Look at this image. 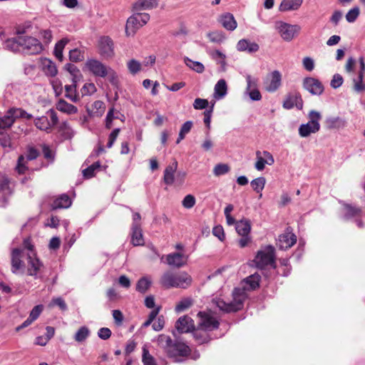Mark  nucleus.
<instances>
[{
  "label": "nucleus",
  "instance_id": "22",
  "mask_svg": "<svg viewBox=\"0 0 365 365\" xmlns=\"http://www.w3.org/2000/svg\"><path fill=\"white\" fill-rule=\"evenodd\" d=\"M158 6V0H136L132 6L133 12H140L144 10H151Z\"/></svg>",
  "mask_w": 365,
  "mask_h": 365
},
{
  "label": "nucleus",
  "instance_id": "46",
  "mask_svg": "<svg viewBox=\"0 0 365 365\" xmlns=\"http://www.w3.org/2000/svg\"><path fill=\"white\" fill-rule=\"evenodd\" d=\"M150 285L151 281L148 277H142L137 282L136 290L140 293H145L150 288Z\"/></svg>",
  "mask_w": 365,
  "mask_h": 365
},
{
  "label": "nucleus",
  "instance_id": "6",
  "mask_svg": "<svg viewBox=\"0 0 365 365\" xmlns=\"http://www.w3.org/2000/svg\"><path fill=\"white\" fill-rule=\"evenodd\" d=\"M253 263L258 269H263L270 265L275 268L274 248L272 245H267L259 250L253 260Z\"/></svg>",
  "mask_w": 365,
  "mask_h": 365
},
{
  "label": "nucleus",
  "instance_id": "37",
  "mask_svg": "<svg viewBox=\"0 0 365 365\" xmlns=\"http://www.w3.org/2000/svg\"><path fill=\"white\" fill-rule=\"evenodd\" d=\"M361 209L359 207L353 206L349 204L344 205V215L345 219H351L352 217L360 216Z\"/></svg>",
  "mask_w": 365,
  "mask_h": 365
},
{
  "label": "nucleus",
  "instance_id": "43",
  "mask_svg": "<svg viewBox=\"0 0 365 365\" xmlns=\"http://www.w3.org/2000/svg\"><path fill=\"white\" fill-rule=\"evenodd\" d=\"M193 300L190 297L182 299L175 306V311L177 313L182 312L192 306Z\"/></svg>",
  "mask_w": 365,
  "mask_h": 365
},
{
  "label": "nucleus",
  "instance_id": "2",
  "mask_svg": "<svg viewBox=\"0 0 365 365\" xmlns=\"http://www.w3.org/2000/svg\"><path fill=\"white\" fill-rule=\"evenodd\" d=\"M158 344L163 349L168 356L174 359L175 361H181L179 357L185 356L190 353V348L184 343L173 342L169 336L160 334L158 336Z\"/></svg>",
  "mask_w": 365,
  "mask_h": 365
},
{
  "label": "nucleus",
  "instance_id": "4",
  "mask_svg": "<svg viewBox=\"0 0 365 365\" xmlns=\"http://www.w3.org/2000/svg\"><path fill=\"white\" fill-rule=\"evenodd\" d=\"M24 249L28 251L27 260L29 275L38 277V272L43 267L42 262L36 257V252L34 250V245L31 244L30 239L26 238L24 240Z\"/></svg>",
  "mask_w": 365,
  "mask_h": 365
},
{
  "label": "nucleus",
  "instance_id": "35",
  "mask_svg": "<svg viewBox=\"0 0 365 365\" xmlns=\"http://www.w3.org/2000/svg\"><path fill=\"white\" fill-rule=\"evenodd\" d=\"M56 109L68 115L75 114L78 112L76 106L68 103L63 99L59 100L56 103Z\"/></svg>",
  "mask_w": 365,
  "mask_h": 365
},
{
  "label": "nucleus",
  "instance_id": "44",
  "mask_svg": "<svg viewBox=\"0 0 365 365\" xmlns=\"http://www.w3.org/2000/svg\"><path fill=\"white\" fill-rule=\"evenodd\" d=\"M34 123L36 128L41 130L48 131L51 128L48 116L43 115L36 118Z\"/></svg>",
  "mask_w": 365,
  "mask_h": 365
},
{
  "label": "nucleus",
  "instance_id": "11",
  "mask_svg": "<svg viewBox=\"0 0 365 365\" xmlns=\"http://www.w3.org/2000/svg\"><path fill=\"white\" fill-rule=\"evenodd\" d=\"M197 316L199 317V328L207 331H212L218 328L219 322L210 313L200 312Z\"/></svg>",
  "mask_w": 365,
  "mask_h": 365
},
{
  "label": "nucleus",
  "instance_id": "16",
  "mask_svg": "<svg viewBox=\"0 0 365 365\" xmlns=\"http://www.w3.org/2000/svg\"><path fill=\"white\" fill-rule=\"evenodd\" d=\"M296 242L297 236L288 227L283 234L279 236L277 245L279 249L286 250L292 247Z\"/></svg>",
  "mask_w": 365,
  "mask_h": 365
},
{
  "label": "nucleus",
  "instance_id": "61",
  "mask_svg": "<svg viewBox=\"0 0 365 365\" xmlns=\"http://www.w3.org/2000/svg\"><path fill=\"white\" fill-rule=\"evenodd\" d=\"M195 197L192 195H187L182 201V206L186 209H190L195 205Z\"/></svg>",
  "mask_w": 365,
  "mask_h": 365
},
{
  "label": "nucleus",
  "instance_id": "30",
  "mask_svg": "<svg viewBox=\"0 0 365 365\" xmlns=\"http://www.w3.org/2000/svg\"><path fill=\"white\" fill-rule=\"evenodd\" d=\"M326 126L328 129H340L343 128L346 125L345 119L336 116V117H328L325 120Z\"/></svg>",
  "mask_w": 365,
  "mask_h": 365
},
{
  "label": "nucleus",
  "instance_id": "49",
  "mask_svg": "<svg viewBox=\"0 0 365 365\" xmlns=\"http://www.w3.org/2000/svg\"><path fill=\"white\" fill-rule=\"evenodd\" d=\"M266 180L264 177H259L252 180L250 182L252 187L256 192H261L265 185Z\"/></svg>",
  "mask_w": 365,
  "mask_h": 365
},
{
  "label": "nucleus",
  "instance_id": "29",
  "mask_svg": "<svg viewBox=\"0 0 365 365\" xmlns=\"http://www.w3.org/2000/svg\"><path fill=\"white\" fill-rule=\"evenodd\" d=\"M303 0H282L279 10L282 12L289 11H296L302 4Z\"/></svg>",
  "mask_w": 365,
  "mask_h": 365
},
{
  "label": "nucleus",
  "instance_id": "18",
  "mask_svg": "<svg viewBox=\"0 0 365 365\" xmlns=\"http://www.w3.org/2000/svg\"><path fill=\"white\" fill-rule=\"evenodd\" d=\"M282 106L287 110L292 109L294 106L299 110H302L303 108V101L301 95L297 92L289 93L284 100Z\"/></svg>",
  "mask_w": 365,
  "mask_h": 365
},
{
  "label": "nucleus",
  "instance_id": "40",
  "mask_svg": "<svg viewBox=\"0 0 365 365\" xmlns=\"http://www.w3.org/2000/svg\"><path fill=\"white\" fill-rule=\"evenodd\" d=\"M184 63L187 67L198 73H202L205 71V66L202 63L192 61L188 57L184 58Z\"/></svg>",
  "mask_w": 365,
  "mask_h": 365
},
{
  "label": "nucleus",
  "instance_id": "10",
  "mask_svg": "<svg viewBox=\"0 0 365 365\" xmlns=\"http://www.w3.org/2000/svg\"><path fill=\"white\" fill-rule=\"evenodd\" d=\"M86 68L95 76L106 77L110 71H113L110 68L107 67L102 62L97 59H88L85 64Z\"/></svg>",
  "mask_w": 365,
  "mask_h": 365
},
{
  "label": "nucleus",
  "instance_id": "12",
  "mask_svg": "<svg viewBox=\"0 0 365 365\" xmlns=\"http://www.w3.org/2000/svg\"><path fill=\"white\" fill-rule=\"evenodd\" d=\"M302 86L313 96H320L323 93L324 88L322 83L314 77H306L303 79Z\"/></svg>",
  "mask_w": 365,
  "mask_h": 365
},
{
  "label": "nucleus",
  "instance_id": "15",
  "mask_svg": "<svg viewBox=\"0 0 365 365\" xmlns=\"http://www.w3.org/2000/svg\"><path fill=\"white\" fill-rule=\"evenodd\" d=\"M256 160L255 168L258 171H262L266 164L272 165L274 163L273 155L267 150H264L263 152L257 150L256 152Z\"/></svg>",
  "mask_w": 365,
  "mask_h": 365
},
{
  "label": "nucleus",
  "instance_id": "56",
  "mask_svg": "<svg viewBox=\"0 0 365 365\" xmlns=\"http://www.w3.org/2000/svg\"><path fill=\"white\" fill-rule=\"evenodd\" d=\"M69 58L71 61L79 62L84 59L83 51L78 48H74L69 52Z\"/></svg>",
  "mask_w": 365,
  "mask_h": 365
},
{
  "label": "nucleus",
  "instance_id": "42",
  "mask_svg": "<svg viewBox=\"0 0 365 365\" xmlns=\"http://www.w3.org/2000/svg\"><path fill=\"white\" fill-rule=\"evenodd\" d=\"M193 123L192 121L188 120L182 124L179 132L178 138L176 140V143L178 144L182 140L185 135L189 133L192 128Z\"/></svg>",
  "mask_w": 365,
  "mask_h": 365
},
{
  "label": "nucleus",
  "instance_id": "59",
  "mask_svg": "<svg viewBox=\"0 0 365 365\" xmlns=\"http://www.w3.org/2000/svg\"><path fill=\"white\" fill-rule=\"evenodd\" d=\"M96 91V87L93 83H85L82 87L81 92L82 96L92 95Z\"/></svg>",
  "mask_w": 365,
  "mask_h": 365
},
{
  "label": "nucleus",
  "instance_id": "54",
  "mask_svg": "<svg viewBox=\"0 0 365 365\" xmlns=\"http://www.w3.org/2000/svg\"><path fill=\"white\" fill-rule=\"evenodd\" d=\"M142 361L143 365H157L155 358L145 347L143 348Z\"/></svg>",
  "mask_w": 365,
  "mask_h": 365
},
{
  "label": "nucleus",
  "instance_id": "57",
  "mask_svg": "<svg viewBox=\"0 0 365 365\" xmlns=\"http://www.w3.org/2000/svg\"><path fill=\"white\" fill-rule=\"evenodd\" d=\"M359 14H360L359 8L358 6H355V7L352 8L351 9H350L346 13V14L345 16L346 20L349 23H353L356 20V19L359 16Z\"/></svg>",
  "mask_w": 365,
  "mask_h": 365
},
{
  "label": "nucleus",
  "instance_id": "62",
  "mask_svg": "<svg viewBox=\"0 0 365 365\" xmlns=\"http://www.w3.org/2000/svg\"><path fill=\"white\" fill-rule=\"evenodd\" d=\"M0 145L4 148H11V138L9 135L4 132H0Z\"/></svg>",
  "mask_w": 365,
  "mask_h": 365
},
{
  "label": "nucleus",
  "instance_id": "45",
  "mask_svg": "<svg viewBox=\"0 0 365 365\" xmlns=\"http://www.w3.org/2000/svg\"><path fill=\"white\" fill-rule=\"evenodd\" d=\"M90 335V330L86 326L80 327L74 335V339L78 342L84 341Z\"/></svg>",
  "mask_w": 365,
  "mask_h": 365
},
{
  "label": "nucleus",
  "instance_id": "5",
  "mask_svg": "<svg viewBox=\"0 0 365 365\" xmlns=\"http://www.w3.org/2000/svg\"><path fill=\"white\" fill-rule=\"evenodd\" d=\"M178 168V162L174 160L169 165H168L163 175L164 182L168 185H175L181 186L185 181L186 173L184 171H178L176 173Z\"/></svg>",
  "mask_w": 365,
  "mask_h": 365
},
{
  "label": "nucleus",
  "instance_id": "33",
  "mask_svg": "<svg viewBox=\"0 0 365 365\" xmlns=\"http://www.w3.org/2000/svg\"><path fill=\"white\" fill-rule=\"evenodd\" d=\"M131 243L134 246L144 245V239L140 227L132 226L131 227Z\"/></svg>",
  "mask_w": 365,
  "mask_h": 365
},
{
  "label": "nucleus",
  "instance_id": "9",
  "mask_svg": "<svg viewBox=\"0 0 365 365\" xmlns=\"http://www.w3.org/2000/svg\"><path fill=\"white\" fill-rule=\"evenodd\" d=\"M276 29L282 39L286 41H291L301 29L298 25H292L283 21L277 22Z\"/></svg>",
  "mask_w": 365,
  "mask_h": 365
},
{
  "label": "nucleus",
  "instance_id": "20",
  "mask_svg": "<svg viewBox=\"0 0 365 365\" xmlns=\"http://www.w3.org/2000/svg\"><path fill=\"white\" fill-rule=\"evenodd\" d=\"M175 328L179 333H188L194 329V322L188 316L181 317L176 322Z\"/></svg>",
  "mask_w": 365,
  "mask_h": 365
},
{
  "label": "nucleus",
  "instance_id": "53",
  "mask_svg": "<svg viewBox=\"0 0 365 365\" xmlns=\"http://www.w3.org/2000/svg\"><path fill=\"white\" fill-rule=\"evenodd\" d=\"M39 36L43 41V46H47L53 39L52 31L50 29H44L39 32Z\"/></svg>",
  "mask_w": 365,
  "mask_h": 365
},
{
  "label": "nucleus",
  "instance_id": "26",
  "mask_svg": "<svg viewBox=\"0 0 365 365\" xmlns=\"http://www.w3.org/2000/svg\"><path fill=\"white\" fill-rule=\"evenodd\" d=\"M236 48L238 51H247L251 53L257 52L259 46L255 42H251L247 39L243 38L237 42Z\"/></svg>",
  "mask_w": 365,
  "mask_h": 365
},
{
  "label": "nucleus",
  "instance_id": "14",
  "mask_svg": "<svg viewBox=\"0 0 365 365\" xmlns=\"http://www.w3.org/2000/svg\"><path fill=\"white\" fill-rule=\"evenodd\" d=\"M98 50L100 54L106 58L114 56V45L112 39L108 36H102L98 41Z\"/></svg>",
  "mask_w": 365,
  "mask_h": 365
},
{
  "label": "nucleus",
  "instance_id": "17",
  "mask_svg": "<svg viewBox=\"0 0 365 365\" xmlns=\"http://www.w3.org/2000/svg\"><path fill=\"white\" fill-rule=\"evenodd\" d=\"M38 153L36 149L33 148H29L26 157L24 155L19 156L16 167V171L19 174L25 173L26 170L28 169L26 166L27 162L29 160H33L36 159L38 157Z\"/></svg>",
  "mask_w": 365,
  "mask_h": 365
},
{
  "label": "nucleus",
  "instance_id": "55",
  "mask_svg": "<svg viewBox=\"0 0 365 365\" xmlns=\"http://www.w3.org/2000/svg\"><path fill=\"white\" fill-rule=\"evenodd\" d=\"M364 74L359 73L356 78H353L354 88L357 92L365 90V84L363 83Z\"/></svg>",
  "mask_w": 365,
  "mask_h": 365
},
{
  "label": "nucleus",
  "instance_id": "23",
  "mask_svg": "<svg viewBox=\"0 0 365 365\" xmlns=\"http://www.w3.org/2000/svg\"><path fill=\"white\" fill-rule=\"evenodd\" d=\"M40 68L44 74L49 77H54L58 73L56 63L47 58L40 59Z\"/></svg>",
  "mask_w": 365,
  "mask_h": 365
},
{
  "label": "nucleus",
  "instance_id": "36",
  "mask_svg": "<svg viewBox=\"0 0 365 365\" xmlns=\"http://www.w3.org/2000/svg\"><path fill=\"white\" fill-rule=\"evenodd\" d=\"M235 229L240 235H250L251 224L249 220L242 219L236 222Z\"/></svg>",
  "mask_w": 365,
  "mask_h": 365
},
{
  "label": "nucleus",
  "instance_id": "31",
  "mask_svg": "<svg viewBox=\"0 0 365 365\" xmlns=\"http://www.w3.org/2000/svg\"><path fill=\"white\" fill-rule=\"evenodd\" d=\"M73 83L71 85H66L65 86L66 94L65 96L73 103L80 101V97L77 93V80L72 79Z\"/></svg>",
  "mask_w": 365,
  "mask_h": 365
},
{
  "label": "nucleus",
  "instance_id": "50",
  "mask_svg": "<svg viewBox=\"0 0 365 365\" xmlns=\"http://www.w3.org/2000/svg\"><path fill=\"white\" fill-rule=\"evenodd\" d=\"M207 38L211 42L220 43L225 39V36L222 31H215L209 32L207 34Z\"/></svg>",
  "mask_w": 365,
  "mask_h": 365
},
{
  "label": "nucleus",
  "instance_id": "1",
  "mask_svg": "<svg viewBox=\"0 0 365 365\" xmlns=\"http://www.w3.org/2000/svg\"><path fill=\"white\" fill-rule=\"evenodd\" d=\"M260 275L255 273L242 281V287H237L232 292V300H225L222 297L212 299L213 303L225 312H235L242 309L244 302L247 297V290H254L259 287Z\"/></svg>",
  "mask_w": 365,
  "mask_h": 365
},
{
  "label": "nucleus",
  "instance_id": "8",
  "mask_svg": "<svg viewBox=\"0 0 365 365\" xmlns=\"http://www.w3.org/2000/svg\"><path fill=\"white\" fill-rule=\"evenodd\" d=\"M21 51L27 55L40 54L43 50V43L36 38L22 36Z\"/></svg>",
  "mask_w": 365,
  "mask_h": 365
},
{
  "label": "nucleus",
  "instance_id": "3",
  "mask_svg": "<svg viewBox=\"0 0 365 365\" xmlns=\"http://www.w3.org/2000/svg\"><path fill=\"white\" fill-rule=\"evenodd\" d=\"M192 282L191 276L186 272H165L160 277V284L166 288H181L187 289Z\"/></svg>",
  "mask_w": 365,
  "mask_h": 365
},
{
  "label": "nucleus",
  "instance_id": "39",
  "mask_svg": "<svg viewBox=\"0 0 365 365\" xmlns=\"http://www.w3.org/2000/svg\"><path fill=\"white\" fill-rule=\"evenodd\" d=\"M69 42V39L67 38H63L58 41L54 47V55L59 61H62L63 56V51L65 48L66 45Z\"/></svg>",
  "mask_w": 365,
  "mask_h": 365
},
{
  "label": "nucleus",
  "instance_id": "13",
  "mask_svg": "<svg viewBox=\"0 0 365 365\" xmlns=\"http://www.w3.org/2000/svg\"><path fill=\"white\" fill-rule=\"evenodd\" d=\"M24 250L19 248L13 249L11 251V272L14 274H24V262L21 258L23 257Z\"/></svg>",
  "mask_w": 365,
  "mask_h": 365
},
{
  "label": "nucleus",
  "instance_id": "47",
  "mask_svg": "<svg viewBox=\"0 0 365 365\" xmlns=\"http://www.w3.org/2000/svg\"><path fill=\"white\" fill-rule=\"evenodd\" d=\"M100 168L101 163L99 161L93 163L91 165L83 170L84 178L87 179L91 178L95 175L96 172L100 170Z\"/></svg>",
  "mask_w": 365,
  "mask_h": 365
},
{
  "label": "nucleus",
  "instance_id": "51",
  "mask_svg": "<svg viewBox=\"0 0 365 365\" xmlns=\"http://www.w3.org/2000/svg\"><path fill=\"white\" fill-rule=\"evenodd\" d=\"M127 67L131 74L135 75L142 69V64L135 59H130L127 63Z\"/></svg>",
  "mask_w": 365,
  "mask_h": 365
},
{
  "label": "nucleus",
  "instance_id": "28",
  "mask_svg": "<svg viewBox=\"0 0 365 365\" xmlns=\"http://www.w3.org/2000/svg\"><path fill=\"white\" fill-rule=\"evenodd\" d=\"M21 40L22 36L8 38L4 42V46L7 50L12 52H20L21 51Z\"/></svg>",
  "mask_w": 365,
  "mask_h": 365
},
{
  "label": "nucleus",
  "instance_id": "41",
  "mask_svg": "<svg viewBox=\"0 0 365 365\" xmlns=\"http://www.w3.org/2000/svg\"><path fill=\"white\" fill-rule=\"evenodd\" d=\"M59 132L64 140H69L74 135V131L67 122H63L61 124Z\"/></svg>",
  "mask_w": 365,
  "mask_h": 365
},
{
  "label": "nucleus",
  "instance_id": "63",
  "mask_svg": "<svg viewBox=\"0 0 365 365\" xmlns=\"http://www.w3.org/2000/svg\"><path fill=\"white\" fill-rule=\"evenodd\" d=\"M343 82V77L340 74L336 73L332 77V79L330 82V86L331 88L336 89L342 85Z\"/></svg>",
  "mask_w": 365,
  "mask_h": 365
},
{
  "label": "nucleus",
  "instance_id": "52",
  "mask_svg": "<svg viewBox=\"0 0 365 365\" xmlns=\"http://www.w3.org/2000/svg\"><path fill=\"white\" fill-rule=\"evenodd\" d=\"M247 87L245 92H250L258 89V78L252 77L250 75L246 76Z\"/></svg>",
  "mask_w": 365,
  "mask_h": 365
},
{
  "label": "nucleus",
  "instance_id": "38",
  "mask_svg": "<svg viewBox=\"0 0 365 365\" xmlns=\"http://www.w3.org/2000/svg\"><path fill=\"white\" fill-rule=\"evenodd\" d=\"M12 108L9 109L6 114L0 118V128L5 129L11 127L16 118L14 117V114L13 113Z\"/></svg>",
  "mask_w": 365,
  "mask_h": 365
},
{
  "label": "nucleus",
  "instance_id": "27",
  "mask_svg": "<svg viewBox=\"0 0 365 365\" xmlns=\"http://www.w3.org/2000/svg\"><path fill=\"white\" fill-rule=\"evenodd\" d=\"M11 194V189L9 187V181L7 179H4L0 182V207L5 206Z\"/></svg>",
  "mask_w": 365,
  "mask_h": 365
},
{
  "label": "nucleus",
  "instance_id": "7",
  "mask_svg": "<svg viewBox=\"0 0 365 365\" xmlns=\"http://www.w3.org/2000/svg\"><path fill=\"white\" fill-rule=\"evenodd\" d=\"M309 121L302 124L299 127V135L302 138H307L312 133H316L320 130L319 120L322 115L316 110H311L309 114Z\"/></svg>",
  "mask_w": 365,
  "mask_h": 365
},
{
  "label": "nucleus",
  "instance_id": "19",
  "mask_svg": "<svg viewBox=\"0 0 365 365\" xmlns=\"http://www.w3.org/2000/svg\"><path fill=\"white\" fill-rule=\"evenodd\" d=\"M188 257L179 252L170 253L166 256V262L170 267H182L187 264Z\"/></svg>",
  "mask_w": 365,
  "mask_h": 365
},
{
  "label": "nucleus",
  "instance_id": "24",
  "mask_svg": "<svg viewBox=\"0 0 365 365\" xmlns=\"http://www.w3.org/2000/svg\"><path fill=\"white\" fill-rule=\"evenodd\" d=\"M219 22L227 31H232L237 26V23L234 16L230 13H225L220 16Z\"/></svg>",
  "mask_w": 365,
  "mask_h": 365
},
{
  "label": "nucleus",
  "instance_id": "34",
  "mask_svg": "<svg viewBox=\"0 0 365 365\" xmlns=\"http://www.w3.org/2000/svg\"><path fill=\"white\" fill-rule=\"evenodd\" d=\"M71 205V200L66 194H62L58 197L52 203V208L62 209L68 208Z\"/></svg>",
  "mask_w": 365,
  "mask_h": 365
},
{
  "label": "nucleus",
  "instance_id": "32",
  "mask_svg": "<svg viewBox=\"0 0 365 365\" xmlns=\"http://www.w3.org/2000/svg\"><path fill=\"white\" fill-rule=\"evenodd\" d=\"M227 93V86L225 79L219 80L215 86L213 96L215 99L223 98Z\"/></svg>",
  "mask_w": 365,
  "mask_h": 365
},
{
  "label": "nucleus",
  "instance_id": "60",
  "mask_svg": "<svg viewBox=\"0 0 365 365\" xmlns=\"http://www.w3.org/2000/svg\"><path fill=\"white\" fill-rule=\"evenodd\" d=\"M53 306L59 307V308L63 311H65L67 309V305H66L65 301L63 300V299L62 297H60L52 299L51 302L48 304V307H53Z\"/></svg>",
  "mask_w": 365,
  "mask_h": 365
},
{
  "label": "nucleus",
  "instance_id": "25",
  "mask_svg": "<svg viewBox=\"0 0 365 365\" xmlns=\"http://www.w3.org/2000/svg\"><path fill=\"white\" fill-rule=\"evenodd\" d=\"M282 83V75L279 71H274L270 74V79L266 86L268 92H275Z\"/></svg>",
  "mask_w": 365,
  "mask_h": 365
},
{
  "label": "nucleus",
  "instance_id": "21",
  "mask_svg": "<svg viewBox=\"0 0 365 365\" xmlns=\"http://www.w3.org/2000/svg\"><path fill=\"white\" fill-rule=\"evenodd\" d=\"M140 24L139 18L135 14L130 16L126 21L125 24V34L127 36H133L137 31L143 27Z\"/></svg>",
  "mask_w": 365,
  "mask_h": 365
},
{
  "label": "nucleus",
  "instance_id": "58",
  "mask_svg": "<svg viewBox=\"0 0 365 365\" xmlns=\"http://www.w3.org/2000/svg\"><path fill=\"white\" fill-rule=\"evenodd\" d=\"M229 171V165L224 163L217 164L213 169V173L215 176H220L225 175Z\"/></svg>",
  "mask_w": 365,
  "mask_h": 365
},
{
  "label": "nucleus",
  "instance_id": "64",
  "mask_svg": "<svg viewBox=\"0 0 365 365\" xmlns=\"http://www.w3.org/2000/svg\"><path fill=\"white\" fill-rule=\"evenodd\" d=\"M302 65L304 68L307 71H312L314 68V61L311 57H304L302 59Z\"/></svg>",
  "mask_w": 365,
  "mask_h": 365
},
{
  "label": "nucleus",
  "instance_id": "48",
  "mask_svg": "<svg viewBox=\"0 0 365 365\" xmlns=\"http://www.w3.org/2000/svg\"><path fill=\"white\" fill-rule=\"evenodd\" d=\"M207 331L199 328V329H197L193 333L194 337L198 344H201L209 341L210 339L206 332Z\"/></svg>",
  "mask_w": 365,
  "mask_h": 365
}]
</instances>
